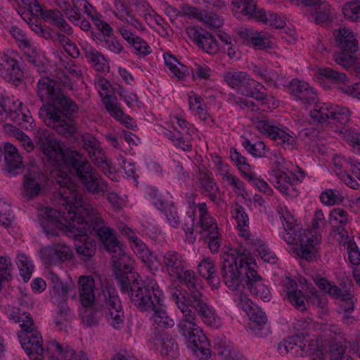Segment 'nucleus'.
<instances>
[{"label": "nucleus", "mask_w": 360, "mask_h": 360, "mask_svg": "<svg viewBox=\"0 0 360 360\" xmlns=\"http://www.w3.org/2000/svg\"><path fill=\"white\" fill-rule=\"evenodd\" d=\"M300 248L298 255L307 261H311L314 258V240L307 236L302 237L300 239Z\"/></svg>", "instance_id": "42"}, {"label": "nucleus", "mask_w": 360, "mask_h": 360, "mask_svg": "<svg viewBox=\"0 0 360 360\" xmlns=\"http://www.w3.org/2000/svg\"><path fill=\"white\" fill-rule=\"evenodd\" d=\"M175 278L189 291L190 300H193L195 295L197 298L203 295L201 292L202 288V280L195 275L193 271L184 269L182 272L179 276H176Z\"/></svg>", "instance_id": "20"}, {"label": "nucleus", "mask_w": 360, "mask_h": 360, "mask_svg": "<svg viewBox=\"0 0 360 360\" xmlns=\"http://www.w3.org/2000/svg\"><path fill=\"white\" fill-rule=\"evenodd\" d=\"M113 271L122 294H127L131 302L141 311H148L162 302L163 292L154 280H143L133 271L125 258L113 260Z\"/></svg>", "instance_id": "5"}, {"label": "nucleus", "mask_w": 360, "mask_h": 360, "mask_svg": "<svg viewBox=\"0 0 360 360\" xmlns=\"http://www.w3.org/2000/svg\"><path fill=\"white\" fill-rule=\"evenodd\" d=\"M176 291L180 292L188 300L187 303L188 309L191 311L190 307L194 308L205 324L214 328H219L221 326V322L220 318L216 314L215 311L207 304L205 301V297L203 295L197 298L195 295L194 300H190L184 293L178 289H176L172 293V295Z\"/></svg>", "instance_id": "14"}, {"label": "nucleus", "mask_w": 360, "mask_h": 360, "mask_svg": "<svg viewBox=\"0 0 360 360\" xmlns=\"http://www.w3.org/2000/svg\"><path fill=\"white\" fill-rule=\"evenodd\" d=\"M194 210L188 212L182 218L183 229L186 233L193 236L194 229Z\"/></svg>", "instance_id": "62"}, {"label": "nucleus", "mask_w": 360, "mask_h": 360, "mask_svg": "<svg viewBox=\"0 0 360 360\" xmlns=\"http://www.w3.org/2000/svg\"><path fill=\"white\" fill-rule=\"evenodd\" d=\"M49 280L50 281L49 288L52 295V298L58 303L65 302L70 286L63 283L61 279L53 271L49 273Z\"/></svg>", "instance_id": "24"}, {"label": "nucleus", "mask_w": 360, "mask_h": 360, "mask_svg": "<svg viewBox=\"0 0 360 360\" xmlns=\"http://www.w3.org/2000/svg\"><path fill=\"white\" fill-rule=\"evenodd\" d=\"M217 353L221 356V360H245L239 352L229 344L219 342L216 345Z\"/></svg>", "instance_id": "33"}, {"label": "nucleus", "mask_w": 360, "mask_h": 360, "mask_svg": "<svg viewBox=\"0 0 360 360\" xmlns=\"http://www.w3.org/2000/svg\"><path fill=\"white\" fill-rule=\"evenodd\" d=\"M248 180L259 188V190L267 195H270L272 193V190L269 186L268 184L262 179H257L252 173L246 174Z\"/></svg>", "instance_id": "60"}, {"label": "nucleus", "mask_w": 360, "mask_h": 360, "mask_svg": "<svg viewBox=\"0 0 360 360\" xmlns=\"http://www.w3.org/2000/svg\"><path fill=\"white\" fill-rule=\"evenodd\" d=\"M321 201L326 205H333L343 202V197L339 192L333 189H327L320 195Z\"/></svg>", "instance_id": "46"}, {"label": "nucleus", "mask_w": 360, "mask_h": 360, "mask_svg": "<svg viewBox=\"0 0 360 360\" xmlns=\"http://www.w3.org/2000/svg\"><path fill=\"white\" fill-rule=\"evenodd\" d=\"M246 86L245 88L241 89L243 95L248 97H252L258 101H263L266 99V94L262 91L265 90L264 86L261 85L259 82L252 79V84Z\"/></svg>", "instance_id": "36"}, {"label": "nucleus", "mask_w": 360, "mask_h": 360, "mask_svg": "<svg viewBox=\"0 0 360 360\" xmlns=\"http://www.w3.org/2000/svg\"><path fill=\"white\" fill-rule=\"evenodd\" d=\"M16 321L18 323L22 322L20 326L23 329L25 333H38L33 329L34 321L29 314H22L20 316L18 317V320Z\"/></svg>", "instance_id": "57"}, {"label": "nucleus", "mask_w": 360, "mask_h": 360, "mask_svg": "<svg viewBox=\"0 0 360 360\" xmlns=\"http://www.w3.org/2000/svg\"><path fill=\"white\" fill-rule=\"evenodd\" d=\"M78 284L82 304L85 307L91 306L96 297L94 294V279L90 276H82L79 277Z\"/></svg>", "instance_id": "22"}, {"label": "nucleus", "mask_w": 360, "mask_h": 360, "mask_svg": "<svg viewBox=\"0 0 360 360\" xmlns=\"http://www.w3.org/2000/svg\"><path fill=\"white\" fill-rule=\"evenodd\" d=\"M96 307L106 309V315H109L112 320V324H121L123 322L124 311L121 300L116 292L112 288H105L99 292L93 303Z\"/></svg>", "instance_id": "10"}, {"label": "nucleus", "mask_w": 360, "mask_h": 360, "mask_svg": "<svg viewBox=\"0 0 360 360\" xmlns=\"http://www.w3.org/2000/svg\"><path fill=\"white\" fill-rule=\"evenodd\" d=\"M56 183L59 186L55 193L58 203L69 207L66 217H77V224L85 226L89 234H95L107 251L116 253L119 250V255H123L121 258L124 257L126 260L127 258L123 255L113 230L104 225V220L96 208L84 203L82 193L77 191V185L70 179L68 174L61 173L60 179H56ZM112 258L118 259L115 255Z\"/></svg>", "instance_id": "1"}, {"label": "nucleus", "mask_w": 360, "mask_h": 360, "mask_svg": "<svg viewBox=\"0 0 360 360\" xmlns=\"http://www.w3.org/2000/svg\"><path fill=\"white\" fill-rule=\"evenodd\" d=\"M164 60L165 65L178 79H184L185 77L184 72L180 70V69L176 66V63L180 64V63L174 56L169 54V53H166L164 54Z\"/></svg>", "instance_id": "48"}, {"label": "nucleus", "mask_w": 360, "mask_h": 360, "mask_svg": "<svg viewBox=\"0 0 360 360\" xmlns=\"http://www.w3.org/2000/svg\"><path fill=\"white\" fill-rule=\"evenodd\" d=\"M303 340V334H296L293 336L288 337L278 344V351L280 354H284L290 352H292V349L295 347H299L301 350H303L302 345Z\"/></svg>", "instance_id": "32"}, {"label": "nucleus", "mask_w": 360, "mask_h": 360, "mask_svg": "<svg viewBox=\"0 0 360 360\" xmlns=\"http://www.w3.org/2000/svg\"><path fill=\"white\" fill-rule=\"evenodd\" d=\"M287 297L291 304L297 309L302 311L306 309L304 303V300L306 297H304L301 290L297 288V285L296 283L292 284L290 287L288 288Z\"/></svg>", "instance_id": "29"}, {"label": "nucleus", "mask_w": 360, "mask_h": 360, "mask_svg": "<svg viewBox=\"0 0 360 360\" xmlns=\"http://www.w3.org/2000/svg\"><path fill=\"white\" fill-rule=\"evenodd\" d=\"M220 273L225 285L231 290L243 292L247 289L264 302L270 301L269 290L264 284L260 275L243 256L236 259L233 255H225L221 263Z\"/></svg>", "instance_id": "6"}, {"label": "nucleus", "mask_w": 360, "mask_h": 360, "mask_svg": "<svg viewBox=\"0 0 360 360\" xmlns=\"http://www.w3.org/2000/svg\"><path fill=\"white\" fill-rule=\"evenodd\" d=\"M172 300L184 315L178 328L186 338L188 347L200 359L207 360L211 356L210 344L202 330L194 322L195 314L188 309V300L176 291L172 295Z\"/></svg>", "instance_id": "7"}, {"label": "nucleus", "mask_w": 360, "mask_h": 360, "mask_svg": "<svg viewBox=\"0 0 360 360\" xmlns=\"http://www.w3.org/2000/svg\"><path fill=\"white\" fill-rule=\"evenodd\" d=\"M59 311L55 319L56 325L62 330H66L68 322L72 319V316L66 302L58 303Z\"/></svg>", "instance_id": "35"}, {"label": "nucleus", "mask_w": 360, "mask_h": 360, "mask_svg": "<svg viewBox=\"0 0 360 360\" xmlns=\"http://www.w3.org/2000/svg\"><path fill=\"white\" fill-rule=\"evenodd\" d=\"M232 12L238 18L246 16L248 19L274 25L276 29H283L286 25L283 17L272 11L266 13L264 9H257V0H232Z\"/></svg>", "instance_id": "8"}, {"label": "nucleus", "mask_w": 360, "mask_h": 360, "mask_svg": "<svg viewBox=\"0 0 360 360\" xmlns=\"http://www.w3.org/2000/svg\"><path fill=\"white\" fill-rule=\"evenodd\" d=\"M254 125L262 134H266L272 140L280 141L284 148L292 150L295 139L285 131L276 124L273 120L256 117L253 121Z\"/></svg>", "instance_id": "13"}, {"label": "nucleus", "mask_w": 360, "mask_h": 360, "mask_svg": "<svg viewBox=\"0 0 360 360\" xmlns=\"http://www.w3.org/2000/svg\"><path fill=\"white\" fill-rule=\"evenodd\" d=\"M198 270L201 276L206 278L212 274H215L213 262L210 259H203L198 266Z\"/></svg>", "instance_id": "56"}, {"label": "nucleus", "mask_w": 360, "mask_h": 360, "mask_svg": "<svg viewBox=\"0 0 360 360\" xmlns=\"http://www.w3.org/2000/svg\"><path fill=\"white\" fill-rule=\"evenodd\" d=\"M16 264L20 269V275L24 281L27 282L32 274L34 266L24 254H20L16 259Z\"/></svg>", "instance_id": "40"}, {"label": "nucleus", "mask_w": 360, "mask_h": 360, "mask_svg": "<svg viewBox=\"0 0 360 360\" xmlns=\"http://www.w3.org/2000/svg\"><path fill=\"white\" fill-rule=\"evenodd\" d=\"M224 81L231 86H240V90L252 84V79L245 72H228L224 75Z\"/></svg>", "instance_id": "26"}, {"label": "nucleus", "mask_w": 360, "mask_h": 360, "mask_svg": "<svg viewBox=\"0 0 360 360\" xmlns=\"http://www.w3.org/2000/svg\"><path fill=\"white\" fill-rule=\"evenodd\" d=\"M200 21L204 22L209 27L212 29H219L222 27L224 20L216 13L207 14L203 12L202 18H200Z\"/></svg>", "instance_id": "50"}, {"label": "nucleus", "mask_w": 360, "mask_h": 360, "mask_svg": "<svg viewBox=\"0 0 360 360\" xmlns=\"http://www.w3.org/2000/svg\"><path fill=\"white\" fill-rule=\"evenodd\" d=\"M250 322L248 323L249 328L255 333V335L263 337L267 335L268 330L265 329V325L267 318L264 311L259 307H255L248 311Z\"/></svg>", "instance_id": "23"}, {"label": "nucleus", "mask_w": 360, "mask_h": 360, "mask_svg": "<svg viewBox=\"0 0 360 360\" xmlns=\"http://www.w3.org/2000/svg\"><path fill=\"white\" fill-rule=\"evenodd\" d=\"M272 174L274 177L275 187L281 193L288 194V186L291 184L290 176L280 169H274Z\"/></svg>", "instance_id": "39"}, {"label": "nucleus", "mask_w": 360, "mask_h": 360, "mask_svg": "<svg viewBox=\"0 0 360 360\" xmlns=\"http://www.w3.org/2000/svg\"><path fill=\"white\" fill-rule=\"evenodd\" d=\"M313 8L314 11L311 13V15L314 18L312 20L316 24L323 25L332 20L330 6L326 0Z\"/></svg>", "instance_id": "27"}, {"label": "nucleus", "mask_w": 360, "mask_h": 360, "mask_svg": "<svg viewBox=\"0 0 360 360\" xmlns=\"http://www.w3.org/2000/svg\"><path fill=\"white\" fill-rule=\"evenodd\" d=\"M239 36L243 39L249 41L254 46L260 49H265L267 45L265 38L257 32L251 29H244L239 32Z\"/></svg>", "instance_id": "34"}, {"label": "nucleus", "mask_w": 360, "mask_h": 360, "mask_svg": "<svg viewBox=\"0 0 360 360\" xmlns=\"http://www.w3.org/2000/svg\"><path fill=\"white\" fill-rule=\"evenodd\" d=\"M37 94L42 102L47 103L39 108V117L58 135L75 136L77 133L75 118L79 108L65 94L60 84L48 77H42L37 84Z\"/></svg>", "instance_id": "2"}, {"label": "nucleus", "mask_w": 360, "mask_h": 360, "mask_svg": "<svg viewBox=\"0 0 360 360\" xmlns=\"http://www.w3.org/2000/svg\"><path fill=\"white\" fill-rule=\"evenodd\" d=\"M338 88L342 92L360 99V84L356 83L354 85H348L346 84V82H344L338 86Z\"/></svg>", "instance_id": "58"}, {"label": "nucleus", "mask_w": 360, "mask_h": 360, "mask_svg": "<svg viewBox=\"0 0 360 360\" xmlns=\"http://www.w3.org/2000/svg\"><path fill=\"white\" fill-rule=\"evenodd\" d=\"M68 210V205H60L56 210L42 207L39 210L40 225L48 236H58L59 229L65 232L75 240L78 258L85 263L91 262L96 252V242L88 236L85 226L77 224V217H66Z\"/></svg>", "instance_id": "4"}, {"label": "nucleus", "mask_w": 360, "mask_h": 360, "mask_svg": "<svg viewBox=\"0 0 360 360\" xmlns=\"http://www.w3.org/2000/svg\"><path fill=\"white\" fill-rule=\"evenodd\" d=\"M230 158L236 163L238 169L246 176V174H248V172H249L250 168V165L247 162L246 158L234 148H231L230 150Z\"/></svg>", "instance_id": "47"}, {"label": "nucleus", "mask_w": 360, "mask_h": 360, "mask_svg": "<svg viewBox=\"0 0 360 360\" xmlns=\"http://www.w3.org/2000/svg\"><path fill=\"white\" fill-rule=\"evenodd\" d=\"M319 75L326 79L330 80L339 86L342 82H347L345 74L339 72L330 68H321L319 70Z\"/></svg>", "instance_id": "45"}, {"label": "nucleus", "mask_w": 360, "mask_h": 360, "mask_svg": "<svg viewBox=\"0 0 360 360\" xmlns=\"http://www.w3.org/2000/svg\"><path fill=\"white\" fill-rule=\"evenodd\" d=\"M4 58L0 66V76L7 82L18 85L22 82L24 72L18 60L8 56Z\"/></svg>", "instance_id": "19"}, {"label": "nucleus", "mask_w": 360, "mask_h": 360, "mask_svg": "<svg viewBox=\"0 0 360 360\" xmlns=\"http://www.w3.org/2000/svg\"><path fill=\"white\" fill-rule=\"evenodd\" d=\"M131 44L136 50V53L147 56L151 53V49L150 46L142 38L136 37L134 41H131Z\"/></svg>", "instance_id": "55"}, {"label": "nucleus", "mask_w": 360, "mask_h": 360, "mask_svg": "<svg viewBox=\"0 0 360 360\" xmlns=\"http://www.w3.org/2000/svg\"><path fill=\"white\" fill-rule=\"evenodd\" d=\"M129 239L131 243V248L134 252L137 254L139 257L142 255V254L149 252V250L147 248L145 243H143L141 240H139L136 236H129Z\"/></svg>", "instance_id": "61"}, {"label": "nucleus", "mask_w": 360, "mask_h": 360, "mask_svg": "<svg viewBox=\"0 0 360 360\" xmlns=\"http://www.w3.org/2000/svg\"><path fill=\"white\" fill-rule=\"evenodd\" d=\"M180 16H188L189 18H194L200 20L202 18L203 12L198 8L184 6L179 10Z\"/></svg>", "instance_id": "63"}, {"label": "nucleus", "mask_w": 360, "mask_h": 360, "mask_svg": "<svg viewBox=\"0 0 360 360\" xmlns=\"http://www.w3.org/2000/svg\"><path fill=\"white\" fill-rule=\"evenodd\" d=\"M232 214L237 221L238 226L240 228V231L243 232L241 235L243 236H247V238H249V234H245V232L246 231L245 228L248 226L249 222V218L245 212V208L242 205L236 203L232 210Z\"/></svg>", "instance_id": "37"}, {"label": "nucleus", "mask_w": 360, "mask_h": 360, "mask_svg": "<svg viewBox=\"0 0 360 360\" xmlns=\"http://www.w3.org/2000/svg\"><path fill=\"white\" fill-rule=\"evenodd\" d=\"M217 226L216 224L210 226L207 229H202L200 233H206V237L208 238V247L212 252H217L220 246V239L218 238Z\"/></svg>", "instance_id": "41"}, {"label": "nucleus", "mask_w": 360, "mask_h": 360, "mask_svg": "<svg viewBox=\"0 0 360 360\" xmlns=\"http://www.w3.org/2000/svg\"><path fill=\"white\" fill-rule=\"evenodd\" d=\"M22 5L26 8L32 16L40 17L44 14V9L41 5L37 0H20Z\"/></svg>", "instance_id": "52"}, {"label": "nucleus", "mask_w": 360, "mask_h": 360, "mask_svg": "<svg viewBox=\"0 0 360 360\" xmlns=\"http://www.w3.org/2000/svg\"><path fill=\"white\" fill-rule=\"evenodd\" d=\"M346 347L340 342H332L329 346V354L331 360H340L345 356Z\"/></svg>", "instance_id": "53"}, {"label": "nucleus", "mask_w": 360, "mask_h": 360, "mask_svg": "<svg viewBox=\"0 0 360 360\" xmlns=\"http://www.w3.org/2000/svg\"><path fill=\"white\" fill-rule=\"evenodd\" d=\"M334 37L340 51L333 53L334 60L342 67L349 66L354 60L352 56L359 51L357 40L353 32L346 28H341L334 32Z\"/></svg>", "instance_id": "9"}, {"label": "nucleus", "mask_w": 360, "mask_h": 360, "mask_svg": "<svg viewBox=\"0 0 360 360\" xmlns=\"http://www.w3.org/2000/svg\"><path fill=\"white\" fill-rule=\"evenodd\" d=\"M98 39L103 42V46L107 49L110 50L112 52L120 53L122 50L123 47L120 41L115 37H111L110 39H101L98 38Z\"/></svg>", "instance_id": "59"}, {"label": "nucleus", "mask_w": 360, "mask_h": 360, "mask_svg": "<svg viewBox=\"0 0 360 360\" xmlns=\"http://www.w3.org/2000/svg\"><path fill=\"white\" fill-rule=\"evenodd\" d=\"M289 88L295 101L306 105L315 104V108L320 107L317 105L319 98L317 93L307 82L293 79L290 82Z\"/></svg>", "instance_id": "15"}, {"label": "nucleus", "mask_w": 360, "mask_h": 360, "mask_svg": "<svg viewBox=\"0 0 360 360\" xmlns=\"http://www.w3.org/2000/svg\"><path fill=\"white\" fill-rule=\"evenodd\" d=\"M36 139V147L51 164L56 167L65 166L72 175L79 179L89 193L105 196L108 191V182L101 178L83 154L75 150H63L58 142L45 134L38 132Z\"/></svg>", "instance_id": "3"}, {"label": "nucleus", "mask_w": 360, "mask_h": 360, "mask_svg": "<svg viewBox=\"0 0 360 360\" xmlns=\"http://www.w3.org/2000/svg\"><path fill=\"white\" fill-rule=\"evenodd\" d=\"M44 175L39 167L32 164L23 176L21 194L26 200H32L44 191Z\"/></svg>", "instance_id": "11"}, {"label": "nucleus", "mask_w": 360, "mask_h": 360, "mask_svg": "<svg viewBox=\"0 0 360 360\" xmlns=\"http://www.w3.org/2000/svg\"><path fill=\"white\" fill-rule=\"evenodd\" d=\"M162 264L168 274L173 277L179 276L185 269L183 255L175 250H168L163 255Z\"/></svg>", "instance_id": "21"}, {"label": "nucleus", "mask_w": 360, "mask_h": 360, "mask_svg": "<svg viewBox=\"0 0 360 360\" xmlns=\"http://www.w3.org/2000/svg\"><path fill=\"white\" fill-rule=\"evenodd\" d=\"M82 144L84 150H86L92 160L102 155V150L100 148L99 142L97 139L90 134H86L82 136Z\"/></svg>", "instance_id": "31"}, {"label": "nucleus", "mask_w": 360, "mask_h": 360, "mask_svg": "<svg viewBox=\"0 0 360 360\" xmlns=\"http://www.w3.org/2000/svg\"><path fill=\"white\" fill-rule=\"evenodd\" d=\"M21 346L32 360H41L44 352L42 338L38 333L19 335Z\"/></svg>", "instance_id": "18"}, {"label": "nucleus", "mask_w": 360, "mask_h": 360, "mask_svg": "<svg viewBox=\"0 0 360 360\" xmlns=\"http://www.w3.org/2000/svg\"><path fill=\"white\" fill-rule=\"evenodd\" d=\"M93 22L102 34L97 39H110L112 37V29L108 22L101 20L99 18H93Z\"/></svg>", "instance_id": "51"}, {"label": "nucleus", "mask_w": 360, "mask_h": 360, "mask_svg": "<svg viewBox=\"0 0 360 360\" xmlns=\"http://www.w3.org/2000/svg\"><path fill=\"white\" fill-rule=\"evenodd\" d=\"M178 345L174 338L169 334L163 335L162 337V354L175 358L178 356Z\"/></svg>", "instance_id": "38"}, {"label": "nucleus", "mask_w": 360, "mask_h": 360, "mask_svg": "<svg viewBox=\"0 0 360 360\" xmlns=\"http://www.w3.org/2000/svg\"><path fill=\"white\" fill-rule=\"evenodd\" d=\"M186 31L189 39L193 41L204 51L210 54H214L219 51L217 40L208 32L202 29L200 30L195 27H188Z\"/></svg>", "instance_id": "17"}, {"label": "nucleus", "mask_w": 360, "mask_h": 360, "mask_svg": "<svg viewBox=\"0 0 360 360\" xmlns=\"http://www.w3.org/2000/svg\"><path fill=\"white\" fill-rule=\"evenodd\" d=\"M10 32L13 37L20 42L21 46L27 49L31 48V42L27 39L20 29L18 28L17 27H13Z\"/></svg>", "instance_id": "64"}, {"label": "nucleus", "mask_w": 360, "mask_h": 360, "mask_svg": "<svg viewBox=\"0 0 360 360\" xmlns=\"http://www.w3.org/2000/svg\"><path fill=\"white\" fill-rule=\"evenodd\" d=\"M154 205L157 208L165 212L169 223L174 227L179 224V219L177 215V210L172 202H166L161 198L154 200Z\"/></svg>", "instance_id": "25"}, {"label": "nucleus", "mask_w": 360, "mask_h": 360, "mask_svg": "<svg viewBox=\"0 0 360 360\" xmlns=\"http://www.w3.org/2000/svg\"><path fill=\"white\" fill-rule=\"evenodd\" d=\"M157 305L150 310L154 311L153 315V321L161 328H167L172 327L174 321L167 316L166 311L162 308L163 301L160 302V304Z\"/></svg>", "instance_id": "30"}, {"label": "nucleus", "mask_w": 360, "mask_h": 360, "mask_svg": "<svg viewBox=\"0 0 360 360\" xmlns=\"http://www.w3.org/2000/svg\"><path fill=\"white\" fill-rule=\"evenodd\" d=\"M344 16L352 21L360 18V0L347 2L342 8Z\"/></svg>", "instance_id": "44"}, {"label": "nucleus", "mask_w": 360, "mask_h": 360, "mask_svg": "<svg viewBox=\"0 0 360 360\" xmlns=\"http://www.w3.org/2000/svg\"><path fill=\"white\" fill-rule=\"evenodd\" d=\"M257 251L262 259L269 263L275 264L277 260L276 255L264 243H259Z\"/></svg>", "instance_id": "54"}, {"label": "nucleus", "mask_w": 360, "mask_h": 360, "mask_svg": "<svg viewBox=\"0 0 360 360\" xmlns=\"http://www.w3.org/2000/svg\"><path fill=\"white\" fill-rule=\"evenodd\" d=\"M309 114L311 119L319 124H330L336 122L345 124L350 120L351 112L348 108L342 106L329 109L327 105L323 104L319 108L311 110Z\"/></svg>", "instance_id": "12"}, {"label": "nucleus", "mask_w": 360, "mask_h": 360, "mask_svg": "<svg viewBox=\"0 0 360 360\" xmlns=\"http://www.w3.org/2000/svg\"><path fill=\"white\" fill-rule=\"evenodd\" d=\"M200 212L199 225L202 229H207L210 226L215 224L212 218L208 214L205 203H200L198 205Z\"/></svg>", "instance_id": "49"}, {"label": "nucleus", "mask_w": 360, "mask_h": 360, "mask_svg": "<svg viewBox=\"0 0 360 360\" xmlns=\"http://www.w3.org/2000/svg\"><path fill=\"white\" fill-rule=\"evenodd\" d=\"M85 56L97 70H103L105 65L104 56L94 49H84Z\"/></svg>", "instance_id": "43"}, {"label": "nucleus", "mask_w": 360, "mask_h": 360, "mask_svg": "<svg viewBox=\"0 0 360 360\" xmlns=\"http://www.w3.org/2000/svg\"><path fill=\"white\" fill-rule=\"evenodd\" d=\"M104 103L106 110L112 117L118 120H121L124 117L122 122L125 127L129 129H134V126L131 123V117L129 115H125L123 111L115 103H114L109 97L104 100Z\"/></svg>", "instance_id": "28"}, {"label": "nucleus", "mask_w": 360, "mask_h": 360, "mask_svg": "<svg viewBox=\"0 0 360 360\" xmlns=\"http://www.w3.org/2000/svg\"><path fill=\"white\" fill-rule=\"evenodd\" d=\"M43 262L46 265H56L70 259L73 253L65 244H55L44 248L41 251Z\"/></svg>", "instance_id": "16"}]
</instances>
